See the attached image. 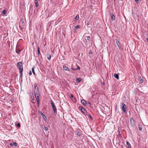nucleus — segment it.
I'll list each match as a JSON object with an SVG mask.
<instances>
[{
    "label": "nucleus",
    "mask_w": 148,
    "mask_h": 148,
    "mask_svg": "<svg viewBox=\"0 0 148 148\" xmlns=\"http://www.w3.org/2000/svg\"><path fill=\"white\" fill-rule=\"evenodd\" d=\"M17 66L19 69L20 71H23V64L21 62H20L17 63Z\"/></svg>",
    "instance_id": "f257e3e1"
},
{
    "label": "nucleus",
    "mask_w": 148,
    "mask_h": 148,
    "mask_svg": "<svg viewBox=\"0 0 148 148\" xmlns=\"http://www.w3.org/2000/svg\"><path fill=\"white\" fill-rule=\"evenodd\" d=\"M51 105L52 108L53 109L54 112V113L56 112L57 110H56V107L55 106L54 103L52 100H51Z\"/></svg>",
    "instance_id": "f03ea898"
},
{
    "label": "nucleus",
    "mask_w": 148,
    "mask_h": 148,
    "mask_svg": "<svg viewBox=\"0 0 148 148\" xmlns=\"http://www.w3.org/2000/svg\"><path fill=\"white\" fill-rule=\"evenodd\" d=\"M122 109L123 110V112L125 113L126 112V105L124 103H122Z\"/></svg>",
    "instance_id": "7ed1b4c3"
},
{
    "label": "nucleus",
    "mask_w": 148,
    "mask_h": 148,
    "mask_svg": "<svg viewBox=\"0 0 148 148\" xmlns=\"http://www.w3.org/2000/svg\"><path fill=\"white\" fill-rule=\"evenodd\" d=\"M24 22V21L21 18L20 19V22L19 23V27H22V26L23 25Z\"/></svg>",
    "instance_id": "20e7f679"
},
{
    "label": "nucleus",
    "mask_w": 148,
    "mask_h": 148,
    "mask_svg": "<svg viewBox=\"0 0 148 148\" xmlns=\"http://www.w3.org/2000/svg\"><path fill=\"white\" fill-rule=\"evenodd\" d=\"M82 103L85 106H86L87 104V102L84 100L83 99L81 100Z\"/></svg>",
    "instance_id": "39448f33"
},
{
    "label": "nucleus",
    "mask_w": 148,
    "mask_h": 148,
    "mask_svg": "<svg viewBox=\"0 0 148 148\" xmlns=\"http://www.w3.org/2000/svg\"><path fill=\"white\" fill-rule=\"evenodd\" d=\"M63 67L64 70L65 71H70L69 69V68H68L67 67H66L64 65H63Z\"/></svg>",
    "instance_id": "423d86ee"
},
{
    "label": "nucleus",
    "mask_w": 148,
    "mask_h": 148,
    "mask_svg": "<svg viewBox=\"0 0 148 148\" xmlns=\"http://www.w3.org/2000/svg\"><path fill=\"white\" fill-rule=\"evenodd\" d=\"M35 98H36V100H39V97L40 96L39 94H34Z\"/></svg>",
    "instance_id": "0eeeda50"
},
{
    "label": "nucleus",
    "mask_w": 148,
    "mask_h": 148,
    "mask_svg": "<svg viewBox=\"0 0 148 148\" xmlns=\"http://www.w3.org/2000/svg\"><path fill=\"white\" fill-rule=\"evenodd\" d=\"M39 93V91L38 89V88H34V94H38Z\"/></svg>",
    "instance_id": "6e6552de"
},
{
    "label": "nucleus",
    "mask_w": 148,
    "mask_h": 148,
    "mask_svg": "<svg viewBox=\"0 0 148 148\" xmlns=\"http://www.w3.org/2000/svg\"><path fill=\"white\" fill-rule=\"evenodd\" d=\"M134 121L132 118L130 119V123L132 125H133L134 124Z\"/></svg>",
    "instance_id": "1a4fd4ad"
},
{
    "label": "nucleus",
    "mask_w": 148,
    "mask_h": 148,
    "mask_svg": "<svg viewBox=\"0 0 148 148\" xmlns=\"http://www.w3.org/2000/svg\"><path fill=\"white\" fill-rule=\"evenodd\" d=\"M115 41H116V42L117 45H118V46L119 47V45H120V43L119 41L118 40V39H117V38H116L115 39Z\"/></svg>",
    "instance_id": "9d476101"
},
{
    "label": "nucleus",
    "mask_w": 148,
    "mask_h": 148,
    "mask_svg": "<svg viewBox=\"0 0 148 148\" xmlns=\"http://www.w3.org/2000/svg\"><path fill=\"white\" fill-rule=\"evenodd\" d=\"M81 110L82 111V112H83V113L84 114L85 113V111L86 112V110L84 108H82L81 109Z\"/></svg>",
    "instance_id": "9b49d317"
},
{
    "label": "nucleus",
    "mask_w": 148,
    "mask_h": 148,
    "mask_svg": "<svg viewBox=\"0 0 148 148\" xmlns=\"http://www.w3.org/2000/svg\"><path fill=\"white\" fill-rule=\"evenodd\" d=\"M6 10L5 9L2 12V15L3 16L5 15L6 14Z\"/></svg>",
    "instance_id": "f8f14e48"
},
{
    "label": "nucleus",
    "mask_w": 148,
    "mask_h": 148,
    "mask_svg": "<svg viewBox=\"0 0 148 148\" xmlns=\"http://www.w3.org/2000/svg\"><path fill=\"white\" fill-rule=\"evenodd\" d=\"M114 77L117 79H119V75L118 74L114 73Z\"/></svg>",
    "instance_id": "ddd939ff"
},
{
    "label": "nucleus",
    "mask_w": 148,
    "mask_h": 148,
    "mask_svg": "<svg viewBox=\"0 0 148 148\" xmlns=\"http://www.w3.org/2000/svg\"><path fill=\"white\" fill-rule=\"evenodd\" d=\"M126 144L127 145V147L128 148H130L131 147V145L128 142H127Z\"/></svg>",
    "instance_id": "4468645a"
},
{
    "label": "nucleus",
    "mask_w": 148,
    "mask_h": 148,
    "mask_svg": "<svg viewBox=\"0 0 148 148\" xmlns=\"http://www.w3.org/2000/svg\"><path fill=\"white\" fill-rule=\"evenodd\" d=\"M35 4L36 8H37L38 5V1L37 0H35Z\"/></svg>",
    "instance_id": "2eb2a0df"
},
{
    "label": "nucleus",
    "mask_w": 148,
    "mask_h": 148,
    "mask_svg": "<svg viewBox=\"0 0 148 148\" xmlns=\"http://www.w3.org/2000/svg\"><path fill=\"white\" fill-rule=\"evenodd\" d=\"M23 71L21 70V71H19V73L20 74V77L22 79L23 77Z\"/></svg>",
    "instance_id": "dca6fc26"
},
{
    "label": "nucleus",
    "mask_w": 148,
    "mask_h": 148,
    "mask_svg": "<svg viewBox=\"0 0 148 148\" xmlns=\"http://www.w3.org/2000/svg\"><path fill=\"white\" fill-rule=\"evenodd\" d=\"M21 51V50L18 49H16V52L18 54H19V53Z\"/></svg>",
    "instance_id": "f3484780"
},
{
    "label": "nucleus",
    "mask_w": 148,
    "mask_h": 148,
    "mask_svg": "<svg viewBox=\"0 0 148 148\" xmlns=\"http://www.w3.org/2000/svg\"><path fill=\"white\" fill-rule=\"evenodd\" d=\"M112 15H111V19L113 20H114L115 19V16H114V14L112 13Z\"/></svg>",
    "instance_id": "a211bd4d"
},
{
    "label": "nucleus",
    "mask_w": 148,
    "mask_h": 148,
    "mask_svg": "<svg viewBox=\"0 0 148 148\" xmlns=\"http://www.w3.org/2000/svg\"><path fill=\"white\" fill-rule=\"evenodd\" d=\"M47 58L48 60H49L51 58V56L50 55H49V54L47 55Z\"/></svg>",
    "instance_id": "6ab92c4d"
},
{
    "label": "nucleus",
    "mask_w": 148,
    "mask_h": 148,
    "mask_svg": "<svg viewBox=\"0 0 148 148\" xmlns=\"http://www.w3.org/2000/svg\"><path fill=\"white\" fill-rule=\"evenodd\" d=\"M79 16L78 15H77L75 18L74 19L76 21L78 20V19L79 18Z\"/></svg>",
    "instance_id": "aec40b11"
},
{
    "label": "nucleus",
    "mask_w": 148,
    "mask_h": 148,
    "mask_svg": "<svg viewBox=\"0 0 148 148\" xmlns=\"http://www.w3.org/2000/svg\"><path fill=\"white\" fill-rule=\"evenodd\" d=\"M34 66L32 69V73H33V74L34 75H35V72L34 71Z\"/></svg>",
    "instance_id": "412c9836"
},
{
    "label": "nucleus",
    "mask_w": 148,
    "mask_h": 148,
    "mask_svg": "<svg viewBox=\"0 0 148 148\" xmlns=\"http://www.w3.org/2000/svg\"><path fill=\"white\" fill-rule=\"evenodd\" d=\"M81 27V26L80 25H77L76 26H75V28L77 29L78 28L79 29V28H80Z\"/></svg>",
    "instance_id": "4be33fe9"
},
{
    "label": "nucleus",
    "mask_w": 148,
    "mask_h": 148,
    "mask_svg": "<svg viewBox=\"0 0 148 148\" xmlns=\"http://www.w3.org/2000/svg\"><path fill=\"white\" fill-rule=\"evenodd\" d=\"M39 114L41 115L42 116L44 115V114H43L41 111H38V112Z\"/></svg>",
    "instance_id": "5701e85b"
},
{
    "label": "nucleus",
    "mask_w": 148,
    "mask_h": 148,
    "mask_svg": "<svg viewBox=\"0 0 148 148\" xmlns=\"http://www.w3.org/2000/svg\"><path fill=\"white\" fill-rule=\"evenodd\" d=\"M43 129L45 131H47L48 130L47 128L45 126H44V127L43 128Z\"/></svg>",
    "instance_id": "b1692460"
},
{
    "label": "nucleus",
    "mask_w": 148,
    "mask_h": 148,
    "mask_svg": "<svg viewBox=\"0 0 148 148\" xmlns=\"http://www.w3.org/2000/svg\"><path fill=\"white\" fill-rule=\"evenodd\" d=\"M42 117L44 120H46V119H47L46 118V116H45V115H43V116Z\"/></svg>",
    "instance_id": "393cba45"
},
{
    "label": "nucleus",
    "mask_w": 148,
    "mask_h": 148,
    "mask_svg": "<svg viewBox=\"0 0 148 148\" xmlns=\"http://www.w3.org/2000/svg\"><path fill=\"white\" fill-rule=\"evenodd\" d=\"M40 53L39 50V49L38 47V55H39L40 54Z\"/></svg>",
    "instance_id": "a878e982"
},
{
    "label": "nucleus",
    "mask_w": 148,
    "mask_h": 148,
    "mask_svg": "<svg viewBox=\"0 0 148 148\" xmlns=\"http://www.w3.org/2000/svg\"><path fill=\"white\" fill-rule=\"evenodd\" d=\"M71 99L74 102H75L76 101L75 98L74 97H73V98Z\"/></svg>",
    "instance_id": "bb28decb"
},
{
    "label": "nucleus",
    "mask_w": 148,
    "mask_h": 148,
    "mask_svg": "<svg viewBox=\"0 0 148 148\" xmlns=\"http://www.w3.org/2000/svg\"><path fill=\"white\" fill-rule=\"evenodd\" d=\"M77 80L79 82H80L81 81V79L80 78H78L77 79Z\"/></svg>",
    "instance_id": "cd10ccee"
},
{
    "label": "nucleus",
    "mask_w": 148,
    "mask_h": 148,
    "mask_svg": "<svg viewBox=\"0 0 148 148\" xmlns=\"http://www.w3.org/2000/svg\"><path fill=\"white\" fill-rule=\"evenodd\" d=\"M88 118H90L91 119V120H93L90 114H89L88 115Z\"/></svg>",
    "instance_id": "c85d7f7f"
},
{
    "label": "nucleus",
    "mask_w": 148,
    "mask_h": 148,
    "mask_svg": "<svg viewBox=\"0 0 148 148\" xmlns=\"http://www.w3.org/2000/svg\"><path fill=\"white\" fill-rule=\"evenodd\" d=\"M91 39L90 37V36H88L87 38V40H90Z\"/></svg>",
    "instance_id": "c756f323"
},
{
    "label": "nucleus",
    "mask_w": 148,
    "mask_h": 148,
    "mask_svg": "<svg viewBox=\"0 0 148 148\" xmlns=\"http://www.w3.org/2000/svg\"><path fill=\"white\" fill-rule=\"evenodd\" d=\"M34 88H36L37 87V85L36 84H35L34 85Z\"/></svg>",
    "instance_id": "7c9ffc66"
},
{
    "label": "nucleus",
    "mask_w": 148,
    "mask_h": 148,
    "mask_svg": "<svg viewBox=\"0 0 148 148\" xmlns=\"http://www.w3.org/2000/svg\"><path fill=\"white\" fill-rule=\"evenodd\" d=\"M13 144L15 146H17V143L15 142L13 143Z\"/></svg>",
    "instance_id": "2f4dec72"
},
{
    "label": "nucleus",
    "mask_w": 148,
    "mask_h": 148,
    "mask_svg": "<svg viewBox=\"0 0 148 148\" xmlns=\"http://www.w3.org/2000/svg\"><path fill=\"white\" fill-rule=\"evenodd\" d=\"M70 96V97L71 98V99L72 98H73V97H74L73 95L72 94H71Z\"/></svg>",
    "instance_id": "473e14b6"
},
{
    "label": "nucleus",
    "mask_w": 148,
    "mask_h": 148,
    "mask_svg": "<svg viewBox=\"0 0 148 148\" xmlns=\"http://www.w3.org/2000/svg\"><path fill=\"white\" fill-rule=\"evenodd\" d=\"M37 101V104H38V105H39V100H36Z\"/></svg>",
    "instance_id": "72a5a7b5"
},
{
    "label": "nucleus",
    "mask_w": 148,
    "mask_h": 148,
    "mask_svg": "<svg viewBox=\"0 0 148 148\" xmlns=\"http://www.w3.org/2000/svg\"><path fill=\"white\" fill-rule=\"evenodd\" d=\"M17 126L18 127H20V124L19 123H18L17 124Z\"/></svg>",
    "instance_id": "f704fd0d"
},
{
    "label": "nucleus",
    "mask_w": 148,
    "mask_h": 148,
    "mask_svg": "<svg viewBox=\"0 0 148 148\" xmlns=\"http://www.w3.org/2000/svg\"><path fill=\"white\" fill-rule=\"evenodd\" d=\"M139 129L141 131L142 130V128L141 127H140V126H139Z\"/></svg>",
    "instance_id": "c9c22d12"
},
{
    "label": "nucleus",
    "mask_w": 148,
    "mask_h": 148,
    "mask_svg": "<svg viewBox=\"0 0 148 148\" xmlns=\"http://www.w3.org/2000/svg\"><path fill=\"white\" fill-rule=\"evenodd\" d=\"M77 69V70H78V69H80V67L79 66H78V67H77V68H76Z\"/></svg>",
    "instance_id": "e433bc0d"
},
{
    "label": "nucleus",
    "mask_w": 148,
    "mask_h": 148,
    "mask_svg": "<svg viewBox=\"0 0 148 148\" xmlns=\"http://www.w3.org/2000/svg\"><path fill=\"white\" fill-rule=\"evenodd\" d=\"M29 75H31L32 74V73L31 71H30L29 72Z\"/></svg>",
    "instance_id": "4c0bfd02"
},
{
    "label": "nucleus",
    "mask_w": 148,
    "mask_h": 148,
    "mask_svg": "<svg viewBox=\"0 0 148 148\" xmlns=\"http://www.w3.org/2000/svg\"><path fill=\"white\" fill-rule=\"evenodd\" d=\"M77 134L78 135V136H80L81 135V134L80 133H79V132H78L77 133Z\"/></svg>",
    "instance_id": "58836bf2"
},
{
    "label": "nucleus",
    "mask_w": 148,
    "mask_h": 148,
    "mask_svg": "<svg viewBox=\"0 0 148 148\" xmlns=\"http://www.w3.org/2000/svg\"><path fill=\"white\" fill-rule=\"evenodd\" d=\"M140 82L141 83H143V79H141Z\"/></svg>",
    "instance_id": "ea45409f"
},
{
    "label": "nucleus",
    "mask_w": 148,
    "mask_h": 148,
    "mask_svg": "<svg viewBox=\"0 0 148 148\" xmlns=\"http://www.w3.org/2000/svg\"><path fill=\"white\" fill-rule=\"evenodd\" d=\"M72 70H73L74 71H76V70H77V69H74V68H72Z\"/></svg>",
    "instance_id": "a19ab883"
},
{
    "label": "nucleus",
    "mask_w": 148,
    "mask_h": 148,
    "mask_svg": "<svg viewBox=\"0 0 148 148\" xmlns=\"http://www.w3.org/2000/svg\"><path fill=\"white\" fill-rule=\"evenodd\" d=\"M46 14H46L47 16V17H48L49 16V13H46Z\"/></svg>",
    "instance_id": "79ce46f5"
},
{
    "label": "nucleus",
    "mask_w": 148,
    "mask_h": 148,
    "mask_svg": "<svg viewBox=\"0 0 148 148\" xmlns=\"http://www.w3.org/2000/svg\"><path fill=\"white\" fill-rule=\"evenodd\" d=\"M134 0L137 3H138L139 1V0Z\"/></svg>",
    "instance_id": "37998d69"
},
{
    "label": "nucleus",
    "mask_w": 148,
    "mask_h": 148,
    "mask_svg": "<svg viewBox=\"0 0 148 148\" xmlns=\"http://www.w3.org/2000/svg\"><path fill=\"white\" fill-rule=\"evenodd\" d=\"M92 51H89V54H92Z\"/></svg>",
    "instance_id": "c03bdc74"
},
{
    "label": "nucleus",
    "mask_w": 148,
    "mask_h": 148,
    "mask_svg": "<svg viewBox=\"0 0 148 148\" xmlns=\"http://www.w3.org/2000/svg\"><path fill=\"white\" fill-rule=\"evenodd\" d=\"M10 145L11 146H12L13 145V144L12 143H10Z\"/></svg>",
    "instance_id": "a18cd8bd"
},
{
    "label": "nucleus",
    "mask_w": 148,
    "mask_h": 148,
    "mask_svg": "<svg viewBox=\"0 0 148 148\" xmlns=\"http://www.w3.org/2000/svg\"><path fill=\"white\" fill-rule=\"evenodd\" d=\"M146 40H147V42H148V38H147Z\"/></svg>",
    "instance_id": "49530a36"
},
{
    "label": "nucleus",
    "mask_w": 148,
    "mask_h": 148,
    "mask_svg": "<svg viewBox=\"0 0 148 148\" xmlns=\"http://www.w3.org/2000/svg\"><path fill=\"white\" fill-rule=\"evenodd\" d=\"M88 103H89V104H90V103H89V102Z\"/></svg>",
    "instance_id": "de8ad7c7"
},
{
    "label": "nucleus",
    "mask_w": 148,
    "mask_h": 148,
    "mask_svg": "<svg viewBox=\"0 0 148 148\" xmlns=\"http://www.w3.org/2000/svg\"><path fill=\"white\" fill-rule=\"evenodd\" d=\"M39 0V1L40 0Z\"/></svg>",
    "instance_id": "09e8293b"
}]
</instances>
